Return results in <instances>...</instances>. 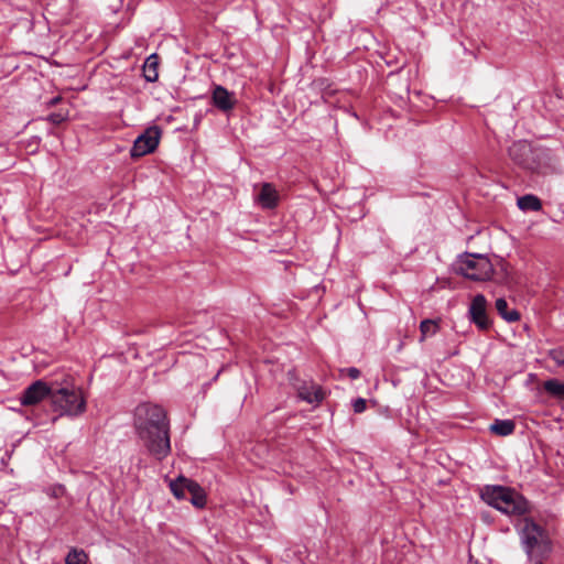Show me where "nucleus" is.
<instances>
[{
    "label": "nucleus",
    "mask_w": 564,
    "mask_h": 564,
    "mask_svg": "<svg viewBox=\"0 0 564 564\" xmlns=\"http://www.w3.org/2000/svg\"><path fill=\"white\" fill-rule=\"evenodd\" d=\"M135 434L150 455L162 460L171 453L170 421L166 411L158 404L141 403L134 409Z\"/></svg>",
    "instance_id": "nucleus-1"
},
{
    "label": "nucleus",
    "mask_w": 564,
    "mask_h": 564,
    "mask_svg": "<svg viewBox=\"0 0 564 564\" xmlns=\"http://www.w3.org/2000/svg\"><path fill=\"white\" fill-rule=\"evenodd\" d=\"M509 156L519 166L538 174H557L562 172L560 159L540 143H511Z\"/></svg>",
    "instance_id": "nucleus-2"
},
{
    "label": "nucleus",
    "mask_w": 564,
    "mask_h": 564,
    "mask_svg": "<svg viewBox=\"0 0 564 564\" xmlns=\"http://www.w3.org/2000/svg\"><path fill=\"white\" fill-rule=\"evenodd\" d=\"M479 496L485 503L509 517H523L532 510L531 502L512 487L485 485Z\"/></svg>",
    "instance_id": "nucleus-3"
},
{
    "label": "nucleus",
    "mask_w": 564,
    "mask_h": 564,
    "mask_svg": "<svg viewBox=\"0 0 564 564\" xmlns=\"http://www.w3.org/2000/svg\"><path fill=\"white\" fill-rule=\"evenodd\" d=\"M523 522L524 525L520 531L522 547L530 561L542 564L552 551L547 532L532 518L527 517Z\"/></svg>",
    "instance_id": "nucleus-4"
},
{
    "label": "nucleus",
    "mask_w": 564,
    "mask_h": 564,
    "mask_svg": "<svg viewBox=\"0 0 564 564\" xmlns=\"http://www.w3.org/2000/svg\"><path fill=\"white\" fill-rule=\"evenodd\" d=\"M51 405L58 415L52 419L56 422L59 416H78L86 410V400L80 389L74 386L55 387L53 386Z\"/></svg>",
    "instance_id": "nucleus-5"
},
{
    "label": "nucleus",
    "mask_w": 564,
    "mask_h": 564,
    "mask_svg": "<svg viewBox=\"0 0 564 564\" xmlns=\"http://www.w3.org/2000/svg\"><path fill=\"white\" fill-rule=\"evenodd\" d=\"M454 271L473 281H487L492 276L494 267L484 254L465 253L454 263Z\"/></svg>",
    "instance_id": "nucleus-6"
},
{
    "label": "nucleus",
    "mask_w": 564,
    "mask_h": 564,
    "mask_svg": "<svg viewBox=\"0 0 564 564\" xmlns=\"http://www.w3.org/2000/svg\"><path fill=\"white\" fill-rule=\"evenodd\" d=\"M170 489L174 497L178 500H189L196 508H204L207 502L205 490L200 485L184 476H178L170 482Z\"/></svg>",
    "instance_id": "nucleus-7"
},
{
    "label": "nucleus",
    "mask_w": 564,
    "mask_h": 564,
    "mask_svg": "<svg viewBox=\"0 0 564 564\" xmlns=\"http://www.w3.org/2000/svg\"><path fill=\"white\" fill-rule=\"evenodd\" d=\"M53 386L42 379L34 381L22 391L19 398L21 405H36L45 399L51 401Z\"/></svg>",
    "instance_id": "nucleus-8"
},
{
    "label": "nucleus",
    "mask_w": 564,
    "mask_h": 564,
    "mask_svg": "<svg viewBox=\"0 0 564 564\" xmlns=\"http://www.w3.org/2000/svg\"><path fill=\"white\" fill-rule=\"evenodd\" d=\"M469 319L481 332H486L491 327V319L487 313V300L484 294H477L471 300L468 310Z\"/></svg>",
    "instance_id": "nucleus-9"
},
{
    "label": "nucleus",
    "mask_w": 564,
    "mask_h": 564,
    "mask_svg": "<svg viewBox=\"0 0 564 564\" xmlns=\"http://www.w3.org/2000/svg\"><path fill=\"white\" fill-rule=\"evenodd\" d=\"M256 202L263 209H274L279 205L280 195L273 184L262 183Z\"/></svg>",
    "instance_id": "nucleus-10"
},
{
    "label": "nucleus",
    "mask_w": 564,
    "mask_h": 564,
    "mask_svg": "<svg viewBox=\"0 0 564 564\" xmlns=\"http://www.w3.org/2000/svg\"><path fill=\"white\" fill-rule=\"evenodd\" d=\"M213 105L224 111H230L236 105V98L234 93L228 91L225 87L216 85L212 94Z\"/></svg>",
    "instance_id": "nucleus-11"
},
{
    "label": "nucleus",
    "mask_w": 564,
    "mask_h": 564,
    "mask_svg": "<svg viewBox=\"0 0 564 564\" xmlns=\"http://www.w3.org/2000/svg\"><path fill=\"white\" fill-rule=\"evenodd\" d=\"M297 393L300 399L306 401L307 403H319L325 398V393L322 387L314 383H312L311 386L303 383L297 388Z\"/></svg>",
    "instance_id": "nucleus-12"
},
{
    "label": "nucleus",
    "mask_w": 564,
    "mask_h": 564,
    "mask_svg": "<svg viewBox=\"0 0 564 564\" xmlns=\"http://www.w3.org/2000/svg\"><path fill=\"white\" fill-rule=\"evenodd\" d=\"M516 430V423L512 420L496 419L489 426V431L498 436L511 435Z\"/></svg>",
    "instance_id": "nucleus-13"
},
{
    "label": "nucleus",
    "mask_w": 564,
    "mask_h": 564,
    "mask_svg": "<svg viewBox=\"0 0 564 564\" xmlns=\"http://www.w3.org/2000/svg\"><path fill=\"white\" fill-rule=\"evenodd\" d=\"M517 206L522 212H539L542 209V202L536 195L525 194L517 199Z\"/></svg>",
    "instance_id": "nucleus-14"
},
{
    "label": "nucleus",
    "mask_w": 564,
    "mask_h": 564,
    "mask_svg": "<svg viewBox=\"0 0 564 564\" xmlns=\"http://www.w3.org/2000/svg\"><path fill=\"white\" fill-rule=\"evenodd\" d=\"M495 306L498 314L509 323L518 322L521 317L519 311L508 308V302L503 297L497 299Z\"/></svg>",
    "instance_id": "nucleus-15"
},
{
    "label": "nucleus",
    "mask_w": 564,
    "mask_h": 564,
    "mask_svg": "<svg viewBox=\"0 0 564 564\" xmlns=\"http://www.w3.org/2000/svg\"><path fill=\"white\" fill-rule=\"evenodd\" d=\"M158 59H159L158 55L152 54L144 62L143 76H144L145 80L149 83H154L158 80V77H159V73H158L159 61Z\"/></svg>",
    "instance_id": "nucleus-16"
},
{
    "label": "nucleus",
    "mask_w": 564,
    "mask_h": 564,
    "mask_svg": "<svg viewBox=\"0 0 564 564\" xmlns=\"http://www.w3.org/2000/svg\"><path fill=\"white\" fill-rule=\"evenodd\" d=\"M543 388L550 395L564 400V383L557 379H549L543 383Z\"/></svg>",
    "instance_id": "nucleus-17"
},
{
    "label": "nucleus",
    "mask_w": 564,
    "mask_h": 564,
    "mask_svg": "<svg viewBox=\"0 0 564 564\" xmlns=\"http://www.w3.org/2000/svg\"><path fill=\"white\" fill-rule=\"evenodd\" d=\"M440 329L438 323L434 319H423L420 324V341L423 343L427 337L434 336Z\"/></svg>",
    "instance_id": "nucleus-18"
},
{
    "label": "nucleus",
    "mask_w": 564,
    "mask_h": 564,
    "mask_svg": "<svg viewBox=\"0 0 564 564\" xmlns=\"http://www.w3.org/2000/svg\"><path fill=\"white\" fill-rule=\"evenodd\" d=\"M160 143H133L130 155L132 159L142 158L145 154L153 153Z\"/></svg>",
    "instance_id": "nucleus-19"
},
{
    "label": "nucleus",
    "mask_w": 564,
    "mask_h": 564,
    "mask_svg": "<svg viewBox=\"0 0 564 564\" xmlns=\"http://www.w3.org/2000/svg\"><path fill=\"white\" fill-rule=\"evenodd\" d=\"M88 562V555L84 550L78 549H72L66 557H65V564H87Z\"/></svg>",
    "instance_id": "nucleus-20"
},
{
    "label": "nucleus",
    "mask_w": 564,
    "mask_h": 564,
    "mask_svg": "<svg viewBox=\"0 0 564 564\" xmlns=\"http://www.w3.org/2000/svg\"><path fill=\"white\" fill-rule=\"evenodd\" d=\"M162 131L158 126L147 128L133 141H160Z\"/></svg>",
    "instance_id": "nucleus-21"
},
{
    "label": "nucleus",
    "mask_w": 564,
    "mask_h": 564,
    "mask_svg": "<svg viewBox=\"0 0 564 564\" xmlns=\"http://www.w3.org/2000/svg\"><path fill=\"white\" fill-rule=\"evenodd\" d=\"M547 356L557 365L564 366V347L550 349Z\"/></svg>",
    "instance_id": "nucleus-22"
},
{
    "label": "nucleus",
    "mask_w": 564,
    "mask_h": 564,
    "mask_svg": "<svg viewBox=\"0 0 564 564\" xmlns=\"http://www.w3.org/2000/svg\"><path fill=\"white\" fill-rule=\"evenodd\" d=\"M352 409L355 413H362L367 409V402L364 398H357L352 401Z\"/></svg>",
    "instance_id": "nucleus-23"
},
{
    "label": "nucleus",
    "mask_w": 564,
    "mask_h": 564,
    "mask_svg": "<svg viewBox=\"0 0 564 564\" xmlns=\"http://www.w3.org/2000/svg\"><path fill=\"white\" fill-rule=\"evenodd\" d=\"M341 373H346L351 380H356L361 376V372L356 367H349L340 370Z\"/></svg>",
    "instance_id": "nucleus-24"
},
{
    "label": "nucleus",
    "mask_w": 564,
    "mask_h": 564,
    "mask_svg": "<svg viewBox=\"0 0 564 564\" xmlns=\"http://www.w3.org/2000/svg\"><path fill=\"white\" fill-rule=\"evenodd\" d=\"M66 489L63 485H57L54 490H53V495L54 497H61L65 494Z\"/></svg>",
    "instance_id": "nucleus-25"
},
{
    "label": "nucleus",
    "mask_w": 564,
    "mask_h": 564,
    "mask_svg": "<svg viewBox=\"0 0 564 564\" xmlns=\"http://www.w3.org/2000/svg\"><path fill=\"white\" fill-rule=\"evenodd\" d=\"M50 118L52 119V121L54 122H59L63 120L62 116L61 115H51Z\"/></svg>",
    "instance_id": "nucleus-26"
},
{
    "label": "nucleus",
    "mask_w": 564,
    "mask_h": 564,
    "mask_svg": "<svg viewBox=\"0 0 564 564\" xmlns=\"http://www.w3.org/2000/svg\"><path fill=\"white\" fill-rule=\"evenodd\" d=\"M37 144L39 143L29 142V143H26V149L31 148L32 145H36L35 149L30 150L31 153H34L37 150Z\"/></svg>",
    "instance_id": "nucleus-27"
},
{
    "label": "nucleus",
    "mask_w": 564,
    "mask_h": 564,
    "mask_svg": "<svg viewBox=\"0 0 564 564\" xmlns=\"http://www.w3.org/2000/svg\"><path fill=\"white\" fill-rule=\"evenodd\" d=\"M326 90V94H334V90L329 89L328 90V86L324 88Z\"/></svg>",
    "instance_id": "nucleus-28"
}]
</instances>
